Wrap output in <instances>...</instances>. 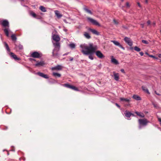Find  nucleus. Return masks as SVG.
<instances>
[{"label":"nucleus","instance_id":"cd10ccee","mask_svg":"<svg viewBox=\"0 0 161 161\" xmlns=\"http://www.w3.org/2000/svg\"><path fill=\"white\" fill-rule=\"evenodd\" d=\"M39 9L42 11L43 12H46L47 10H46V9L45 7H44L43 6H41L39 7Z\"/></svg>","mask_w":161,"mask_h":161},{"label":"nucleus","instance_id":"3c124183","mask_svg":"<svg viewBox=\"0 0 161 161\" xmlns=\"http://www.w3.org/2000/svg\"><path fill=\"white\" fill-rule=\"evenodd\" d=\"M115 105L117 107H118L119 108H120V106L118 104H117V103H115Z\"/></svg>","mask_w":161,"mask_h":161},{"label":"nucleus","instance_id":"603ef678","mask_svg":"<svg viewBox=\"0 0 161 161\" xmlns=\"http://www.w3.org/2000/svg\"><path fill=\"white\" fill-rule=\"evenodd\" d=\"M148 0H145V3L146 4H147L148 3Z\"/></svg>","mask_w":161,"mask_h":161},{"label":"nucleus","instance_id":"4d7b16f0","mask_svg":"<svg viewBox=\"0 0 161 161\" xmlns=\"http://www.w3.org/2000/svg\"><path fill=\"white\" fill-rule=\"evenodd\" d=\"M145 54H147V55H148V56H149V55L148 54V53L147 52H146V53H145Z\"/></svg>","mask_w":161,"mask_h":161},{"label":"nucleus","instance_id":"de8ad7c7","mask_svg":"<svg viewBox=\"0 0 161 161\" xmlns=\"http://www.w3.org/2000/svg\"><path fill=\"white\" fill-rule=\"evenodd\" d=\"M149 56L150 57H151V58H155V57L154 56H153V55H149Z\"/></svg>","mask_w":161,"mask_h":161},{"label":"nucleus","instance_id":"20e7f679","mask_svg":"<svg viewBox=\"0 0 161 161\" xmlns=\"http://www.w3.org/2000/svg\"><path fill=\"white\" fill-rule=\"evenodd\" d=\"M64 86L67 88L72 89L75 91H78L77 88L75 86H73L68 84H64Z\"/></svg>","mask_w":161,"mask_h":161},{"label":"nucleus","instance_id":"393cba45","mask_svg":"<svg viewBox=\"0 0 161 161\" xmlns=\"http://www.w3.org/2000/svg\"><path fill=\"white\" fill-rule=\"evenodd\" d=\"M142 88L144 91L145 92H146L147 93H149L148 89L146 87L143 86H142Z\"/></svg>","mask_w":161,"mask_h":161},{"label":"nucleus","instance_id":"473e14b6","mask_svg":"<svg viewBox=\"0 0 161 161\" xmlns=\"http://www.w3.org/2000/svg\"><path fill=\"white\" fill-rule=\"evenodd\" d=\"M134 50L137 52H140L141 51V49L137 46H135L134 47Z\"/></svg>","mask_w":161,"mask_h":161},{"label":"nucleus","instance_id":"4c0bfd02","mask_svg":"<svg viewBox=\"0 0 161 161\" xmlns=\"http://www.w3.org/2000/svg\"><path fill=\"white\" fill-rule=\"evenodd\" d=\"M43 78H44L46 79H48L49 78V77H48L47 75L44 74Z\"/></svg>","mask_w":161,"mask_h":161},{"label":"nucleus","instance_id":"864d4df0","mask_svg":"<svg viewBox=\"0 0 161 161\" xmlns=\"http://www.w3.org/2000/svg\"><path fill=\"white\" fill-rule=\"evenodd\" d=\"M155 93L157 95H160L159 94H158V93H157V92H156V91H155Z\"/></svg>","mask_w":161,"mask_h":161},{"label":"nucleus","instance_id":"49530a36","mask_svg":"<svg viewBox=\"0 0 161 161\" xmlns=\"http://www.w3.org/2000/svg\"><path fill=\"white\" fill-rule=\"evenodd\" d=\"M139 53L141 56H142L144 54L142 52H140Z\"/></svg>","mask_w":161,"mask_h":161},{"label":"nucleus","instance_id":"a878e982","mask_svg":"<svg viewBox=\"0 0 161 161\" xmlns=\"http://www.w3.org/2000/svg\"><path fill=\"white\" fill-rule=\"evenodd\" d=\"M53 75L55 77H60L61 76V75L60 74H59L58 73H55V72H53Z\"/></svg>","mask_w":161,"mask_h":161},{"label":"nucleus","instance_id":"aec40b11","mask_svg":"<svg viewBox=\"0 0 161 161\" xmlns=\"http://www.w3.org/2000/svg\"><path fill=\"white\" fill-rule=\"evenodd\" d=\"M112 58H111V62L114 64L117 65L119 64V62L118 61L115 59L113 58V57H112Z\"/></svg>","mask_w":161,"mask_h":161},{"label":"nucleus","instance_id":"2eb2a0df","mask_svg":"<svg viewBox=\"0 0 161 161\" xmlns=\"http://www.w3.org/2000/svg\"><path fill=\"white\" fill-rule=\"evenodd\" d=\"M59 50H55V49H54L52 52V55L53 57H56L58 55V52L59 51Z\"/></svg>","mask_w":161,"mask_h":161},{"label":"nucleus","instance_id":"ea45409f","mask_svg":"<svg viewBox=\"0 0 161 161\" xmlns=\"http://www.w3.org/2000/svg\"><path fill=\"white\" fill-rule=\"evenodd\" d=\"M126 6L127 8H129L130 7L129 3L128 2L126 3Z\"/></svg>","mask_w":161,"mask_h":161},{"label":"nucleus","instance_id":"a211bd4d","mask_svg":"<svg viewBox=\"0 0 161 161\" xmlns=\"http://www.w3.org/2000/svg\"><path fill=\"white\" fill-rule=\"evenodd\" d=\"M15 48L17 51L20 50H22L23 49V46L22 45L19 44V45H16Z\"/></svg>","mask_w":161,"mask_h":161},{"label":"nucleus","instance_id":"79ce46f5","mask_svg":"<svg viewBox=\"0 0 161 161\" xmlns=\"http://www.w3.org/2000/svg\"><path fill=\"white\" fill-rule=\"evenodd\" d=\"M137 4L138 5V6L140 8L142 7L140 3L139 2L137 3Z\"/></svg>","mask_w":161,"mask_h":161},{"label":"nucleus","instance_id":"6ab92c4d","mask_svg":"<svg viewBox=\"0 0 161 161\" xmlns=\"http://www.w3.org/2000/svg\"><path fill=\"white\" fill-rule=\"evenodd\" d=\"M84 36L87 39H89L91 38V36L89 35V33L86 32H84Z\"/></svg>","mask_w":161,"mask_h":161},{"label":"nucleus","instance_id":"f8f14e48","mask_svg":"<svg viewBox=\"0 0 161 161\" xmlns=\"http://www.w3.org/2000/svg\"><path fill=\"white\" fill-rule=\"evenodd\" d=\"M10 55L11 56V57H12L16 60L19 61L20 60V58H18L16 55L14 54L12 52L10 53Z\"/></svg>","mask_w":161,"mask_h":161},{"label":"nucleus","instance_id":"e433bc0d","mask_svg":"<svg viewBox=\"0 0 161 161\" xmlns=\"http://www.w3.org/2000/svg\"><path fill=\"white\" fill-rule=\"evenodd\" d=\"M142 42L143 43H144V44H147L148 43V42L147 41H146V40H142Z\"/></svg>","mask_w":161,"mask_h":161},{"label":"nucleus","instance_id":"f257e3e1","mask_svg":"<svg viewBox=\"0 0 161 161\" xmlns=\"http://www.w3.org/2000/svg\"><path fill=\"white\" fill-rule=\"evenodd\" d=\"M80 47L82 48L81 52L85 55H89V58L93 60V58L92 54L95 52L97 49L96 46H94L92 43H90L88 46L86 45H81Z\"/></svg>","mask_w":161,"mask_h":161},{"label":"nucleus","instance_id":"423d86ee","mask_svg":"<svg viewBox=\"0 0 161 161\" xmlns=\"http://www.w3.org/2000/svg\"><path fill=\"white\" fill-rule=\"evenodd\" d=\"M1 24L4 27H9V23L8 21L7 20H4L2 21Z\"/></svg>","mask_w":161,"mask_h":161},{"label":"nucleus","instance_id":"f3484780","mask_svg":"<svg viewBox=\"0 0 161 161\" xmlns=\"http://www.w3.org/2000/svg\"><path fill=\"white\" fill-rule=\"evenodd\" d=\"M44 64V62L42 61L37 62L35 65L36 66H43Z\"/></svg>","mask_w":161,"mask_h":161},{"label":"nucleus","instance_id":"6e6552de","mask_svg":"<svg viewBox=\"0 0 161 161\" xmlns=\"http://www.w3.org/2000/svg\"><path fill=\"white\" fill-rule=\"evenodd\" d=\"M111 42H113L116 46H119V47L123 50H125V48L123 47L122 45H121L118 41L115 40H113L111 41Z\"/></svg>","mask_w":161,"mask_h":161},{"label":"nucleus","instance_id":"b1692460","mask_svg":"<svg viewBox=\"0 0 161 161\" xmlns=\"http://www.w3.org/2000/svg\"><path fill=\"white\" fill-rule=\"evenodd\" d=\"M55 14L58 18H60L62 16V15L60 14L58 11L56 10L55 11Z\"/></svg>","mask_w":161,"mask_h":161},{"label":"nucleus","instance_id":"2f4dec72","mask_svg":"<svg viewBox=\"0 0 161 161\" xmlns=\"http://www.w3.org/2000/svg\"><path fill=\"white\" fill-rule=\"evenodd\" d=\"M30 14L34 18H36V14L32 11L30 12Z\"/></svg>","mask_w":161,"mask_h":161},{"label":"nucleus","instance_id":"412c9836","mask_svg":"<svg viewBox=\"0 0 161 161\" xmlns=\"http://www.w3.org/2000/svg\"><path fill=\"white\" fill-rule=\"evenodd\" d=\"M126 113L125 114V116L129 118L130 117L131 115H133L132 114L130 113L129 112L126 111H125Z\"/></svg>","mask_w":161,"mask_h":161},{"label":"nucleus","instance_id":"39448f33","mask_svg":"<svg viewBox=\"0 0 161 161\" xmlns=\"http://www.w3.org/2000/svg\"><path fill=\"white\" fill-rule=\"evenodd\" d=\"M138 121L140 125H146L148 122V121L146 119H139Z\"/></svg>","mask_w":161,"mask_h":161},{"label":"nucleus","instance_id":"13d9d810","mask_svg":"<svg viewBox=\"0 0 161 161\" xmlns=\"http://www.w3.org/2000/svg\"><path fill=\"white\" fill-rule=\"evenodd\" d=\"M121 1H122V2H123L124 0H121Z\"/></svg>","mask_w":161,"mask_h":161},{"label":"nucleus","instance_id":"7c9ffc66","mask_svg":"<svg viewBox=\"0 0 161 161\" xmlns=\"http://www.w3.org/2000/svg\"><path fill=\"white\" fill-rule=\"evenodd\" d=\"M84 9L87 13H89L91 14H92V12L91 11L89 10L87 8H84Z\"/></svg>","mask_w":161,"mask_h":161},{"label":"nucleus","instance_id":"8fccbe9b","mask_svg":"<svg viewBox=\"0 0 161 161\" xmlns=\"http://www.w3.org/2000/svg\"><path fill=\"white\" fill-rule=\"evenodd\" d=\"M140 25H141L142 28H144V24H140Z\"/></svg>","mask_w":161,"mask_h":161},{"label":"nucleus","instance_id":"1a4fd4ad","mask_svg":"<svg viewBox=\"0 0 161 161\" xmlns=\"http://www.w3.org/2000/svg\"><path fill=\"white\" fill-rule=\"evenodd\" d=\"M96 54L97 56L100 58H102L105 57L103 54L99 51H97L96 52Z\"/></svg>","mask_w":161,"mask_h":161},{"label":"nucleus","instance_id":"bb28decb","mask_svg":"<svg viewBox=\"0 0 161 161\" xmlns=\"http://www.w3.org/2000/svg\"><path fill=\"white\" fill-rule=\"evenodd\" d=\"M4 46L5 47L6 49L8 51V52H10V50L8 47V46L7 43H6V42H5L4 43Z\"/></svg>","mask_w":161,"mask_h":161},{"label":"nucleus","instance_id":"c85d7f7f","mask_svg":"<svg viewBox=\"0 0 161 161\" xmlns=\"http://www.w3.org/2000/svg\"><path fill=\"white\" fill-rule=\"evenodd\" d=\"M11 37L12 40L13 41H15L16 40L17 38L15 35L13 34L12 35Z\"/></svg>","mask_w":161,"mask_h":161},{"label":"nucleus","instance_id":"f704fd0d","mask_svg":"<svg viewBox=\"0 0 161 161\" xmlns=\"http://www.w3.org/2000/svg\"><path fill=\"white\" fill-rule=\"evenodd\" d=\"M135 113L137 115L141 117H144V115L143 114L142 115L139 112H135Z\"/></svg>","mask_w":161,"mask_h":161},{"label":"nucleus","instance_id":"c756f323","mask_svg":"<svg viewBox=\"0 0 161 161\" xmlns=\"http://www.w3.org/2000/svg\"><path fill=\"white\" fill-rule=\"evenodd\" d=\"M120 101H125L126 102H129L130 101V100L127 98H120Z\"/></svg>","mask_w":161,"mask_h":161},{"label":"nucleus","instance_id":"a18cd8bd","mask_svg":"<svg viewBox=\"0 0 161 161\" xmlns=\"http://www.w3.org/2000/svg\"><path fill=\"white\" fill-rule=\"evenodd\" d=\"M158 120L160 124V125L161 126V119L160 118H158Z\"/></svg>","mask_w":161,"mask_h":161},{"label":"nucleus","instance_id":"5fc2aeb1","mask_svg":"<svg viewBox=\"0 0 161 161\" xmlns=\"http://www.w3.org/2000/svg\"><path fill=\"white\" fill-rule=\"evenodd\" d=\"M159 58H161V54H159L158 55Z\"/></svg>","mask_w":161,"mask_h":161},{"label":"nucleus","instance_id":"6e6d98bb","mask_svg":"<svg viewBox=\"0 0 161 161\" xmlns=\"http://www.w3.org/2000/svg\"><path fill=\"white\" fill-rule=\"evenodd\" d=\"M133 49V47H130V50H132Z\"/></svg>","mask_w":161,"mask_h":161},{"label":"nucleus","instance_id":"a19ab883","mask_svg":"<svg viewBox=\"0 0 161 161\" xmlns=\"http://www.w3.org/2000/svg\"><path fill=\"white\" fill-rule=\"evenodd\" d=\"M120 71L123 73H124V74H125V70H124L123 69H121L120 70Z\"/></svg>","mask_w":161,"mask_h":161},{"label":"nucleus","instance_id":"0eeeda50","mask_svg":"<svg viewBox=\"0 0 161 161\" xmlns=\"http://www.w3.org/2000/svg\"><path fill=\"white\" fill-rule=\"evenodd\" d=\"M31 56L34 58H39L41 57L40 54L37 52H33L31 55Z\"/></svg>","mask_w":161,"mask_h":161},{"label":"nucleus","instance_id":"c03bdc74","mask_svg":"<svg viewBox=\"0 0 161 161\" xmlns=\"http://www.w3.org/2000/svg\"><path fill=\"white\" fill-rule=\"evenodd\" d=\"M69 58L70 59V61H72L73 60V57H69Z\"/></svg>","mask_w":161,"mask_h":161},{"label":"nucleus","instance_id":"9d476101","mask_svg":"<svg viewBox=\"0 0 161 161\" xmlns=\"http://www.w3.org/2000/svg\"><path fill=\"white\" fill-rule=\"evenodd\" d=\"M52 38L55 42H59L60 39L59 36L56 34H54L53 35Z\"/></svg>","mask_w":161,"mask_h":161},{"label":"nucleus","instance_id":"4468645a","mask_svg":"<svg viewBox=\"0 0 161 161\" xmlns=\"http://www.w3.org/2000/svg\"><path fill=\"white\" fill-rule=\"evenodd\" d=\"M62 69V67L61 65H58L55 67H53L52 68V70H61Z\"/></svg>","mask_w":161,"mask_h":161},{"label":"nucleus","instance_id":"4be33fe9","mask_svg":"<svg viewBox=\"0 0 161 161\" xmlns=\"http://www.w3.org/2000/svg\"><path fill=\"white\" fill-rule=\"evenodd\" d=\"M8 28H5L4 29V31L6 35V36L8 37L9 36V32H8Z\"/></svg>","mask_w":161,"mask_h":161},{"label":"nucleus","instance_id":"72a5a7b5","mask_svg":"<svg viewBox=\"0 0 161 161\" xmlns=\"http://www.w3.org/2000/svg\"><path fill=\"white\" fill-rule=\"evenodd\" d=\"M69 46L71 48H75V45L74 43H71L69 45Z\"/></svg>","mask_w":161,"mask_h":161},{"label":"nucleus","instance_id":"5701e85b","mask_svg":"<svg viewBox=\"0 0 161 161\" xmlns=\"http://www.w3.org/2000/svg\"><path fill=\"white\" fill-rule=\"evenodd\" d=\"M133 98L137 100H141V97L139 96L136 95H134L133 96Z\"/></svg>","mask_w":161,"mask_h":161},{"label":"nucleus","instance_id":"ddd939ff","mask_svg":"<svg viewBox=\"0 0 161 161\" xmlns=\"http://www.w3.org/2000/svg\"><path fill=\"white\" fill-rule=\"evenodd\" d=\"M113 74L114 76V79L115 80L118 81L119 79V74L118 73H116L115 72H113Z\"/></svg>","mask_w":161,"mask_h":161},{"label":"nucleus","instance_id":"58836bf2","mask_svg":"<svg viewBox=\"0 0 161 161\" xmlns=\"http://www.w3.org/2000/svg\"><path fill=\"white\" fill-rule=\"evenodd\" d=\"M114 23L116 25H117L118 24V22L115 19L113 20Z\"/></svg>","mask_w":161,"mask_h":161},{"label":"nucleus","instance_id":"f03ea898","mask_svg":"<svg viewBox=\"0 0 161 161\" xmlns=\"http://www.w3.org/2000/svg\"><path fill=\"white\" fill-rule=\"evenodd\" d=\"M86 18L88 21L91 22L93 25L98 26H100V25L99 23L96 20H95L94 19L89 17H87Z\"/></svg>","mask_w":161,"mask_h":161},{"label":"nucleus","instance_id":"7ed1b4c3","mask_svg":"<svg viewBox=\"0 0 161 161\" xmlns=\"http://www.w3.org/2000/svg\"><path fill=\"white\" fill-rule=\"evenodd\" d=\"M124 40L129 46H132L133 45V42L131 39L127 37H125Z\"/></svg>","mask_w":161,"mask_h":161},{"label":"nucleus","instance_id":"9b49d317","mask_svg":"<svg viewBox=\"0 0 161 161\" xmlns=\"http://www.w3.org/2000/svg\"><path fill=\"white\" fill-rule=\"evenodd\" d=\"M55 43H53V44L55 47V50H59L60 47V44L59 42H56Z\"/></svg>","mask_w":161,"mask_h":161},{"label":"nucleus","instance_id":"dca6fc26","mask_svg":"<svg viewBox=\"0 0 161 161\" xmlns=\"http://www.w3.org/2000/svg\"><path fill=\"white\" fill-rule=\"evenodd\" d=\"M88 30L92 32L93 34H95L96 35H98L99 34V32L97 31L96 30L92 29L91 28H89Z\"/></svg>","mask_w":161,"mask_h":161},{"label":"nucleus","instance_id":"c9c22d12","mask_svg":"<svg viewBox=\"0 0 161 161\" xmlns=\"http://www.w3.org/2000/svg\"><path fill=\"white\" fill-rule=\"evenodd\" d=\"M37 74L38 75H39V76H41V77H43V76H44V74L43 73H41V72H37Z\"/></svg>","mask_w":161,"mask_h":161},{"label":"nucleus","instance_id":"09e8293b","mask_svg":"<svg viewBox=\"0 0 161 161\" xmlns=\"http://www.w3.org/2000/svg\"><path fill=\"white\" fill-rule=\"evenodd\" d=\"M29 59L31 61H36V60L34 59H33V58H30Z\"/></svg>","mask_w":161,"mask_h":161},{"label":"nucleus","instance_id":"37998d69","mask_svg":"<svg viewBox=\"0 0 161 161\" xmlns=\"http://www.w3.org/2000/svg\"><path fill=\"white\" fill-rule=\"evenodd\" d=\"M147 25H150L151 24L150 21V20L147 21Z\"/></svg>","mask_w":161,"mask_h":161}]
</instances>
